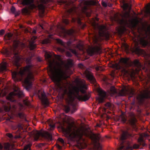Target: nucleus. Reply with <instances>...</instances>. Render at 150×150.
<instances>
[{
    "mask_svg": "<svg viewBox=\"0 0 150 150\" xmlns=\"http://www.w3.org/2000/svg\"><path fill=\"white\" fill-rule=\"evenodd\" d=\"M33 67L31 64L28 65L25 67L21 68L19 72L14 71L12 74V79L15 81H21L24 76L27 74L24 83L25 88L28 90L31 87L32 83L34 81Z\"/></svg>",
    "mask_w": 150,
    "mask_h": 150,
    "instance_id": "nucleus-1",
    "label": "nucleus"
},
{
    "mask_svg": "<svg viewBox=\"0 0 150 150\" xmlns=\"http://www.w3.org/2000/svg\"><path fill=\"white\" fill-rule=\"evenodd\" d=\"M65 123L67 125L66 128H63V131L64 132L68 135H72L73 138L78 141L83 139V136L86 134L85 131L83 128H78L73 123H70L64 120H63L61 123L57 120V124H59L61 126H65Z\"/></svg>",
    "mask_w": 150,
    "mask_h": 150,
    "instance_id": "nucleus-2",
    "label": "nucleus"
},
{
    "mask_svg": "<svg viewBox=\"0 0 150 150\" xmlns=\"http://www.w3.org/2000/svg\"><path fill=\"white\" fill-rule=\"evenodd\" d=\"M76 86L74 88L76 93V97L79 100L85 101L90 97V94L86 92L85 90L88 88V85L85 81L83 79H77L76 80Z\"/></svg>",
    "mask_w": 150,
    "mask_h": 150,
    "instance_id": "nucleus-3",
    "label": "nucleus"
},
{
    "mask_svg": "<svg viewBox=\"0 0 150 150\" xmlns=\"http://www.w3.org/2000/svg\"><path fill=\"white\" fill-rule=\"evenodd\" d=\"M52 53L47 52L45 53V57L49 63L48 74L55 86L56 84V64L52 59Z\"/></svg>",
    "mask_w": 150,
    "mask_h": 150,
    "instance_id": "nucleus-4",
    "label": "nucleus"
},
{
    "mask_svg": "<svg viewBox=\"0 0 150 150\" xmlns=\"http://www.w3.org/2000/svg\"><path fill=\"white\" fill-rule=\"evenodd\" d=\"M59 57V56L57 54V91L59 86V80H61L66 78L67 69L71 67L73 65V60L69 59L67 60V63L64 65L65 69L59 68L58 67L59 64L57 61Z\"/></svg>",
    "mask_w": 150,
    "mask_h": 150,
    "instance_id": "nucleus-5",
    "label": "nucleus"
},
{
    "mask_svg": "<svg viewBox=\"0 0 150 150\" xmlns=\"http://www.w3.org/2000/svg\"><path fill=\"white\" fill-rule=\"evenodd\" d=\"M22 4L24 5H28V8L30 9H36L37 7L39 10L40 15L42 17L44 16V13L46 8L45 4L49 1H51L52 0H40V4L38 5L33 4L34 0H20Z\"/></svg>",
    "mask_w": 150,
    "mask_h": 150,
    "instance_id": "nucleus-6",
    "label": "nucleus"
},
{
    "mask_svg": "<svg viewBox=\"0 0 150 150\" xmlns=\"http://www.w3.org/2000/svg\"><path fill=\"white\" fill-rule=\"evenodd\" d=\"M122 4L124 11L120 15L121 17L120 21L121 24L124 25L127 24L131 21V17L130 11L131 9L132 5L130 3H127L125 0H122Z\"/></svg>",
    "mask_w": 150,
    "mask_h": 150,
    "instance_id": "nucleus-7",
    "label": "nucleus"
},
{
    "mask_svg": "<svg viewBox=\"0 0 150 150\" xmlns=\"http://www.w3.org/2000/svg\"><path fill=\"white\" fill-rule=\"evenodd\" d=\"M25 45L20 42L18 40H14L13 43V46L14 49L13 51V52L15 54L14 56L10 62H11L13 64L16 66L17 67L20 66V63L24 60L23 57L20 56L18 54L15 53V50L18 49V47H21L23 48L25 47Z\"/></svg>",
    "mask_w": 150,
    "mask_h": 150,
    "instance_id": "nucleus-8",
    "label": "nucleus"
},
{
    "mask_svg": "<svg viewBox=\"0 0 150 150\" xmlns=\"http://www.w3.org/2000/svg\"><path fill=\"white\" fill-rule=\"evenodd\" d=\"M57 43H59L64 46L65 48L69 50L72 53L76 54L77 52L76 50L72 49V48H76L81 51H83L84 49V46L83 42L81 41L78 42L76 44H72L73 42L71 41H69L65 45V43L61 40L57 38Z\"/></svg>",
    "mask_w": 150,
    "mask_h": 150,
    "instance_id": "nucleus-9",
    "label": "nucleus"
},
{
    "mask_svg": "<svg viewBox=\"0 0 150 150\" xmlns=\"http://www.w3.org/2000/svg\"><path fill=\"white\" fill-rule=\"evenodd\" d=\"M94 30L97 31L99 36L100 37H106L108 33L107 31V28L104 25H100L98 23L94 22L92 25Z\"/></svg>",
    "mask_w": 150,
    "mask_h": 150,
    "instance_id": "nucleus-10",
    "label": "nucleus"
},
{
    "mask_svg": "<svg viewBox=\"0 0 150 150\" xmlns=\"http://www.w3.org/2000/svg\"><path fill=\"white\" fill-rule=\"evenodd\" d=\"M24 96V95L22 91H20L19 89L16 86L14 87V91L10 93L6 97L7 100L11 102H14L15 100L14 99L16 97L19 98Z\"/></svg>",
    "mask_w": 150,
    "mask_h": 150,
    "instance_id": "nucleus-11",
    "label": "nucleus"
},
{
    "mask_svg": "<svg viewBox=\"0 0 150 150\" xmlns=\"http://www.w3.org/2000/svg\"><path fill=\"white\" fill-rule=\"evenodd\" d=\"M34 134V140H37L39 137L41 136L44 137L48 139L51 140L52 139V136L51 134L48 133L47 132L44 131L42 132L37 130H34L32 132Z\"/></svg>",
    "mask_w": 150,
    "mask_h": 150,
    "instance_id": "nucleus-12",
    "label": "nucleus"
},
{
    "mask_svg": "<svg viewBox=\"0 0 150 150\" xmlns=\"http://www.w3.org/2000/svg\"><path fill=\"white\" fill-rule=\"evenodd\" d=\"M38 95L39 98L41 100L42 104L45 106H48L49 104V102L44 92L42 90H39Z\"/></svg>",
    "mask_w": 150,
    "mask_h": 150,
    "instance_id": "nucleus-13",
    "label": "nucleus"
},
{
    "mask_svg": "<svg viewBox=\"0 0 150 150\" xmlns=\"http://www.w3.org/2000/svg\"><path fill=\"white\" fill-rule=\"evenodd\" d=\"M128 132L127 131L123 132L121 134V137L120 138V143L118 148V150H121L123 149H125V146L124 145V143L125 139L129 135Z\"/></svg>",
    "mask_w": 150,
    "mask_h": 150,
    "instance_id": "nucleus-14",
    "label": "nucleus"
},
{
    "mask_svg": "<svg viewBox=\"0 0 150 150\" xmlns=\"http://www.w3.org/2000/svg\"><path fill=\"white\" fill-rule=\"evenodd\" d=\"M121 96H128L129 99L135 95V91L132 88L125 89L122 91L120 93Z\"/></svg>",
    "mask_w": 150,
    "mask_h": 150,
    "instance_id": "nucleus-15",
    "label": "nucleus"
},
{
    "mask_svg": "<svg viewBox=\"0 0 150 150\" xmlns=\"http://www.w3.org/2000/svg\"><path fill=\"white\" fill-rule=\"evenodd\" d=\"M98 92L99 96L98 100L99 103H103L106 97L107 93L105 91L100 88L98 89Z\"/></svg>",
    "mask_w": 150,
    "mask_h": 150,
    "instance_id": "nucleus-16",
    "label": "nucleus"
},
{
    "mask_svg": "<svg viewBox=\"0 0 150 150\" xmlns=\"http://www.w3.org/2000/svg\"><path fill=\"white\" fill-rule=\"evenodd\" d=\"M83 74L85 75L86 78L90 81L91 83L95 84L96 83V80L91 72L87 70H86L84 71Z\"/></svg>",
    "mask_w": 150,
    "mask_h": 150,
    "instance_id": "nucleus-17",
    "label": "nucleus"
},
{
    "mask_svg": "<svg viewBox=\"0 0 150 150\" xmlns=\"http://www.w3.org/2000/svg\"><path fill=\"white\" fill-rule=\"evenodd\" d=\"M65 3L67 8H69L67 10V12L69 14H71L73 13L76 12V7L75 6H73L72 7L70 6L71 4H73L72 1L66 2Z\"/></svg>",
    "mask_w": 150,
    "mask_h": 150,
    "instance_id": "nucleus-18",
    "label": "nucleus"
},
{
    "mask_svg": "<svg viewBox=\"0 0 150 150\" xmlns=\"http://www.w3.org/2000/svg\"><path fill=\"white\" fill-rule=\"evenodd\" d=\"M137 122V119L134 116L131 117L128 120L129 124L135 129H136Z\"/></svg>",
    "mask_w": 150,
    "mask_h": 150,
    "instance_id": "nucleus-19",
    "label": "nucleus"
},
{
    "mask_svg": "<svg viewBox=\"0 0 150 150\" xmlns=\"http://www.w3.org/2000/svg\"><path fill=\"white\" fill-rule=\"evenodd\" d=\"M72 21L73 23H77L78 25L82 29H83L86 26L85 24L81 22L80 18L79 17L72 18Z\"/></svg>",
    "mask_w": 150,
    "mask_h": 150,
    "instance_id": "nucleus-20",
    "label": "nucleus"
},
{
    "mask_svg": "<svg viewBox=\"0 0 150 150\" xmlns=\"http://www.w3.org/2000/svg\"><path fill=\"white\" fill-rule=\"evenodd\" d=\"M36 38V37L33 36L30 40L29 43V47L30 50H33L36 47V45L35 44H34V43Z\"/></svg>",
    "mask_w": 150,
    "mask_h": 150,
    "instance_id": "nucleus-21",
    "label": "nucleus"
},
{
    "mask_svg": "<svg viewBox=\"0 0 150 150\" xmlns=\"http://www.w3.org/2000/svg\"><path fill=\"white\" fill-rule=\"evenodd\" d=\"M129 58L127 57L122 58H121L120 61L123 66L126 67L129 65Z\"/></svg>",
    "mask_w": 150,
    "mask_h": 150,
    "instance_id": "nucleus-22",
    "label": "nucleus"
},
{
    "mask_svg": "<svg viewBox=\"0 0 150 150\" xmlns=\"http://www.w3.org/2000/svg\"><path fill=\"white\" fill-rule=\"evenodd\" d=\"M132 65L135 67L138 68H139L141 67V64L139 62V61L137 59H135L132 62Z\"/></svg>",
    "mask_w": 150,
    "mask_h": 150,
    "instance_id": "nucleus-23",
    "label": "nucleus"
},
{
    "mask_svg": "<svg viewBox=\"0 0 150 150\" xmlns=\"http://www.w3.org/2000/svg\"><path fill=\"white\" fill-rule=\"evenodd\" d=\"M9 66V65L6 62H2L0 65V71H2L5 70Z\"/></svg>",
    "mask_w": 150,
    "mask_h": 150,
    "instance_id": "nucleus-24",
    "label": "nucleus"
},
{
    "mask_svg": "<svg viewBox=\"0 0 150 150\" xmlns=\"http://www.w3.org/2000/svg\"><path fill=\"white\" fill-rule=\"evenodd\" d=\"M87 51L88 54L91 56H93L96 52V49L94 47L89 48L88 50Z\"/></svg>",
    "mask_w": 150,
    "mask_h": 150,
    "instance_id": "nucleus-25",
    "label": "nucleus"
},
{
    "mask_svg": "<svg viewBox=\"0 0 150 150\" xmlns=\"http://www.w3.org/2000/svg\"><path fill=\"white\" fill-rule=\"evenodd\" d=\"M64 93V94H67L68 98L70 99L72 98L73 95L74 94L73 91L71 90H69V91L66 90L65 91Z\"/></svg>",
    "mask_w": 150,
    "mask_h": 150,
    "instance_id": "nucleus-26",
    "label": "nucleus"
},
{
    "mask_svg": "<svg viewBox=\"0 0 150 150\" xmlns=\"http://www.w3.org/2000/svg\"><path fill=\"white\" fill-rule=\"evenodd\" d=\"M47 123L48 124L50 127L51 129H52L55 127L54 124L53 120L51 119H49L47 122Z\"/></svg>",
    "mask_w": 150,
    "mask_h": 150,
    "instance_id": "nucleus-27",
    "label": "nucleus"
},
{
    "mask_svg": "<svg viewBox=\"0 0 150 150\" xmlns=\"http://www.w3.org/2000/svg\"><path fill=\"white\" fill-rule=\"evenodd\" d=\"M94 148L96 150H102V146L99 142H96L94 144Z\"/></svg>",
    "mask_w": 150,
    "mask_h": 150,
    "instance_id": "nucleus-28",
    "label": "nucleus"
},
{
    "mask_svg": "<svg viewBox=\"0 0 150 150\" xmlns=\"http://www.w3.org/2000/svg\"><path fill=\"white\" fill-rule=\"evenodd\" d=\"M13 35L11 33H8L6 34L4 36V39L5 40H10L12 36Z\"/></svg>",
    "mask_w": 150,
    "mask_h": 150,
    "instance_id": "nucleus-29",
    "label": "nucleus"
},
{
    "mask_svg": "<svg viewBox=\"0 0 150 150\" xmlns=\"http://www.w3.org/2000/svg\"><path fill=\"white\" fill-rule=\"evenodd\" d=\"M138 141L140 145H142V146L144 147L146 145V144L144 143L143 139L141 137L138 139Z\"/></svg>",
    "mask_w": 150,
    "mask_h": 150,
    "instance_id": "nucleus-30",
    "label": "nucleus"
},
{
    "mask_svg": "<svg viewBox=\"0 0 150 150\" xmlns=\"http://www.w3.org/2000/svg\"><path fill=\"white\" fill-rule=\"evenodd\" d=\"M64 31L65 32V35L67 34L70 36L72 35L75 32L74 30H64ZM65 36H66V35H65Z\"/></svg>",
    "mask_w": 150,
    "mask_h": 150,
    "instance_id": "nucleus-31",
    "label": "nucleus"
},
{
    "mask_svg": "<svg viewBox=\"0 0 150 150\" xmlns=\"http://www.w3.org/2000/svg\"><path fill=\"white\" fill-rule=\"evenodd\" d=\"M16 115L14 111H12L11 116V117H12L13 115ZM17 116H18L20 118H22L23 116V113L21 112L18 113L17 115H16Z\"/></svg>",
    "mask_w": 150,
    "mask_h": 150,
    "instance_id": "nucleus-32",
    "label": "nucleus"
},
{
    "mask_svg": "<svg viewBox=\"0 0 150 150\" xmlns=\"http://www.w3.org/2000/svg\"><path fill=\"white\" fill-rule=\"evenodd\" d=\"M133 51L136 53L139 54L141 53L142 50L139 47H135Z\"/></svg>",
    "mask_w": 150,
    "mask_h": 150,
    "instance_id": "nucleus-33",
    "label": "nucleus"
},
{
    "mask_svg": "<svg viewBox=\"0 0 150 150\" xmlns=\"http://www.w3.org/2000/svg\"><path fill=\"white\" fill-rule=\"evenodd\" d=\"M120 120L121 122L123 123H126L127 121L126 117L124 115L121 116L120 117Z\"/></svg>",
    "mask_w": 150,
    "mask_h": 150,
    "instance_id": "nucleus-34",
    "label": "nucleus"
},
{
    "mask_svg": "<svg viewBox=\"0 0 150 150\" xmlns=\"http://www.w3.org/2000/svg\"><path fill=\"white\" fill-rule=\"evenodd\" d=\"M7 106H5L4 107V110L6 112H7L9 111L10 110H11L10 108V104L9 103V102H7Z\"/></svg>",
    "mask_w": 150,
    "mask_h": 150,
    "instance_id": "nucleus-35",
    "label": "nucleus"
},
{
    "mask_svg": "<svg viewBox=\"0 0 150 150\" xmlns=\"http://www.w3.org/2000/svg\"><path fill=\"white\" fill-rule=\"evenodd\" d=\"M26 99L25 100L23 101V103L25 105L29 106L30 105V102L28 100V97H26Z\"/></svg>",
    "mask_w": 150,
    "mask_h": 150,
    "instance_id": "nucleus-36",
    "label": "nucleus"
},
{
    "mask_svg": "<svg viewBox=\"0 0 150 150\" xmlns=\"http://www.w3.org/2000/svg\"><path fill=\"white\" fill-rule=\"evenodd\" d=\"M105 106L107 107L108 108H110L113 107V105L109 102L106 103L105 104Z\"/></svg>",
    "mask_w": 150,
    "mask_h": 150,
    "instance_id": "nucleus-37",
    "label": "nucleus"
},
{
    "mask_svg": "<svg viewBox=\"0 0 150 150\" xmlns=\"http://www.w3.org/2000/svg\"><path fill=\"white\" fill-rule=\"evenodd\" d=\"M22 12L23 13L26 14L29 13V9L27 8H24L22 9Z\"/></svg>",
    "mask_w": 150,
    "mask_h": 150,
    "instance_id": "nucleus-38",
    "label": "nucleus"
},
{
    "mask_svg": "<svg viewBox=\"0 0 150 150\" xmlns=\"http://www.w3.org/2000/svg\"><path fill=\"white\" fill-rule=\"evenodd\" d=\"M51 41L49 39H46L42 41V44H47L50 42Z\"/></svg>",
    "mask_w": 150,
    "mask_h": 150,
    "instance_id": "nucleus-39",
    "label": "nucleus"
},
{
    "mask_svg": "<svg viewBox=\"0 0 150 150\" xmlns=\"http://www.w3.org/2000/svg\"><path fill=\"white\" fill-rule=\"evenodd\" d=\"M2 53L6 55L7 56H9V52H8V50L7 49H6L4 50H3L2 51Z\"/></svg>",
    "mask_w": 150,
    "mask_h": 150,
    "instance_id": "nucleus-40",
    "label": "nucleus"
},
{
    "mask_svg": "<svg viewBox=\"0 0 150 150\" xmlns=\"http://www.w3.org/2000/svg\"><path fill=\"white\" fill-rule=\"evenodd\" d=\"M96 70L97 71H103L104 70L103 68L100 66H97L96 67Z\"/></svg>",
    "mask_w": 150,
    "mask_h": 150,
    "instance_id": "nucleus-41",
    "label": "nucleus"
},
{
    "mask_svg": "<svg viewBox=\"0 0 150 150\" xmlns=\"http://www.w3.org/2000/svg\"><path fill=\"white\" fill-rule=\"evenodd\" d=\"M32 145L31 144H29L25 146L23 150H30V148Z\"/></svg>",
    "mask_w": 150,
    "mask_h": 150,
    "instance_id": "nucleus-42",
    "label": "nucleus"
},
{
    "mask_svg": "<svg viewBox=\"0 0 150 150\" xmlns=\"http://www.w3.org/2000/svg\"><path fill=\"white\" fill-rule=\"evenodd\" d=\"M10 147V144L8 143H6L4 144V148L5 149H9Z\"/></svg>",
    "mask_w": 150,
    "mask_h": 150,
    "instance_id": "nucleus-43",
    "label": "nucleus"
},
{
    "mask_svg": "<svg viewBox=\"0 0 150 150\" xmlns=\"http://www.w3.org/2000/svg\"><path fill=\"white\" fill-rule=\"evenodd\" d=\"M90 4L92 5H95L97 3V2L96 1H95L94 0L90 1Z\"/></svg>",
    "mask_w": 150,
    "mask_h": 150,
    "instance_id": "nucleus-44",
    "label": "nucleus"
},
{
    "mask_svg": "<svg viewBox=\"0 0 150 150\" xmlns=\"http://www.w3.org/2000/svg\"><path fill=\"white\" fill-rule=\"evenodd\" d=\"M79 146H80V148L81 149H83L85 148V147H87V145L86 144H84V146H83V145L81 143H79Z\"/></svg>",
    "mask_w": 150,
    "mask_h": 150,
    "instance_id": "nucleus-45",
    "label": "nucleus"
},
{
    "mask_svg": "<svg viewBox=\"0 0 150 150\" xmlns=\"http://www.w3.org/2000/svg\"><path fill=\"white\" fill-rule=\"evenodd\" d=\"M101 4L104 7H106L108 6L107 4L105 1H102Z\"/></svg>",
    "mask_w": 150,
    "mask_h": 150,
    "instance_id": "nucleus-46",
    "label": "nucleus"
},
{
    "mask_svg": "<svg viewBox=\"0 0 150 150\" xmlns=\"http://www.w3.org/2000/svg\"><path fill=\"white\" fill-rule=\"evenodd\" d=\"M100 137H101L99 134H97L95 136L96 138L97 141H99L100 139Z\"/></svg>",
    "mask_w": 150,
    "mask_h": 150,
    "instance_id": "nucleus-47",
    "label": "nucleus"
},
{
    "mask_svg": "<svg viewBox=\"0 0 150 150\" xmlns=\"http://www.w3.org/2000/svg\"><path fill=\"white\" fill-rule=\"evenodd\" d=\"M133 148L134 149H138L140 148V146L139 145L135 144L133 145Z\"/></svg>",
    "mask_w": 150,
    "mask_h": 150,
    "instance_id": "nucleus-48",
    "label": "nucleus"
},
{
    "mask_svg": "<svg viewBox=\"0 0 150 150\" xmlns=\"http://www.w3.org/2000/svg\"><path fill=\"white\" fill-rule=\"evenodd\" d=\"M111 91L114 93H116V91L115 88L114 87H112L111 88Z\"/></svg>",
    "mask_w": 150,
    "mask_h": 150,
    "instance_id": "nucleus-49",
    "label": "nucleus"
},
{
    "mask_svg": "<svg viewBox=\"0 0 150 150\" xmlns=\"http://www.w3.org/2000/svg\"><path fill=\"white\" fill-rule=\"evenodd\" d=\"M66 54L68 57H71L72 56V54L71 53L68 51L66 52Z\"/></svg>",
    "mask_w": 150,
    "mask_h": 150,
    "instance_id": "nucleus-50",
    "label": "nucleus"
},
{
    "mask_svg": "<svg viewBox=\"0 0 150 150\" xmlns=\"http://www.w3.org/2000/svg\"><path fill=\"white\" fill-rule=\"evenodd\" d=\"M57 140L61 142L62 144H64V140L61 138H58V139L57 140Z\"/></svg>",
    "mask_w": 150,
    "mask_h": 150,
    "instance_id": "nucleus-51",
    "label": "nucleus"
},
{
    "mask_svg": "<svg viewBox=\"0 0 150 150\" xmlns=\"http://www.w3.org/2000/svg\"><path fill=\"white\" fill-rule=\"evenodd\" d=\"M63 22L66 25L69 24V21L67 19L64 20Z\"/></svg>",
    "mask_w": 150,
    "mask_h": 150,
    "instance_id": "nucleus-52",
    "label": "nucleus"
},
{
    "mask_svg": "<svg viewBox=\"0 0 150 150\" xmlns=\"http://www.w3.org/2000/svg\"><path fill=\"white\" fill-rule=\"evenodd\" d=\"M26 62L27 64H29L30 62V58H28L26 59Z\"/></svg>",
    "mask_w": 150,
    "mask_h": 150,
    "instance_id": "nucleus-53",
    "label": "nucleus"
},
{
    "mask_svg": "<svg viewBox=\"0 0 150 150\" xmlns=\"http://www.w3.org/2000/svg\"><path fill=\"white\" fill-rule=\"evenodd\" d=\"M11 11L13 13H14L15 12V8L14 6H12V7L11 8Z\"/></svg>",
    "mask_w": 150,
    "mask_h": 150,
    "instance_id": "nucleus-54",
    "label": "nucleus"
},
{
    "mask_svg": "<svg viewBox=\"0 0 150 150\" xmlns=\"http://www.w3.org/2000/svg\"><path fill=\"white\" fill-rule=\"evenodd\" d=\"M6 136L10 138H11L12 137V135L10 133H7L6 134Z\"/></svg>",
    "mask_w": 150,
    "mask_h": 150,
    "instance_id": "nucleus-55",
    "label": "nucleus"
},
{
    "mask_svg": "<svg viewBox=\"0 0 150 150\" xmlns=\"http://www.w3.org/2000/svg\"><path fill=\"white\" fill-rule=\"evenodd\" d=\"M4 33V30H0V35H2Z\"/></svg>",
    "mask_w": 150,
    "mask_h": 150,
    "instance_id": "nucleus-56",
    "label": "nucleus"
},
{
    "mask_svg": "<svg viewBox=\"0 0 150 150\" xmlns=\"http://www.w3.org/2000/svg\"><path fill=\"white\" fill-rule=\"evenodd\" d=\"M79 67L81 68H82L83 67V66L82 64H79Z\"/></svg>",
    "mask_w": 150,
    "mask_h": 150,
    "instance_id": "nucleus-57",
    "label": "nucleus"
},
{
    "mask_svg": "<svg viewBox=\"0 0 150 150\" xmlns=\"http://www.w3.org/2000/svg\"><path fill=\"white\" fill-rule=\"evenodd\" d=\"M19 107H20V109L21 110L23 108V105L21 104H19Z\"/></svg>",
    "mask_w": 150,
    "mask_h": 150,
    "instance_id": "nucleus-58",
    "label": "nucleus"
},
{
    "mask_svg": "<svg viewBox=\"0 0 150 150\" xmlns=\"http://www.w3.org/2000/svg\"><path fill=\"white\" fill-rule=\"evenodd\" d=\"M108 6L109 7H112V4H111V3H108Z\"/></svg>",
    "mask_w": 150,
    "mask_h": 150,
    "instance_id": "nucleus-59",
    "label": "nucleus"
},
{
    "mask_svg": "<svg viewBox=\"0 0 150 150\" xmlns=\"http://www.w3.org/2000/svg\"><path fill=\"white\" fill-rule=\"evenodd\" d=\"M143 96H142L140 98V101L141 102H142V101H143Z\"/></svg>",
    "mask_w": 150,
    "mask_h": 150,
    "instance_id": "nucleus-60",
    "label": "nucleus"
},
{
    "mask_svg": "<svg viewBox=\"0 0 150 150\" xmlns=\"http://www.w3.org/2000/svg\"><path fill=\"white\" fill-rule=\"evenodd\" d=\"M3 148V146L0 143V150L2 149Z\"/></svg>",
    "mask_w": 150,
    "mask_h": 150,
    "instance_id": "nucleus-61",
    "label": "nucleus"
},
{
    "mask_svg": "<svg viewBox=\"0 0 150 150\" xmlns=\"http://www.w3.org/2000/svg\"><path fill=\"white\" fill-rule=\"evenodd\" d=\"M20 137L19 136H16L15 137V138H20Z\"/></svg>",
    "mask_w": 150,
    "mask_h": 150,
    "instance_id": "nucleus-62",
    "label": "nucleus"
},
{
    "mask_svg": "<svg viewBox=\"0 0 150 150\" xmlns=\"http://www.w3.org/2000/svg\"><path fill=\"white\" fill-rule=\"evenodd\" d=\"M33 33H36V31L35 30H33Z\"/></svg>",
    "mask_w": 150,
    "mask_h": 150,
    "instance_id": "nucleus-63",
    "label": "nucleus"
},
{
    "mask_svg": "<svg viewBox=\"0 0 150 150\" xmlns=\"http://www.w3.org/2000/svg\"><path fill=\"white\" fill-rule=\"evenodd\" d=\"M57 148H59L60 146L58 144H57Z\"/></svg>",
    "mask_w": 150,
    "mask_h": 150,
    "instance_id": "nucleus-64",
    "label": "nucleus"
}]
</instances>
